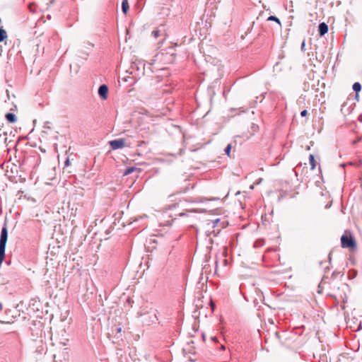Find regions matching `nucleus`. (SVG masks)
<instances>
[{
  "label": "nucleus",
  "mask_w": 362,
  "mask_h": 362,
  "mask_svg": "<svg viewBox=\"0 0 362 362\" xmlns=\"http://www.w3.org/2000/svg\"><path fill=\"white\" fill-rule=\"evenodd\" d=\"M330 256H331V254L329 253V261L331 260V257H330Z\"/></svg>",
  "instance_id": "37"
},
{
  "label": "nucleus",
  "mask_w": 362,
  "mask_h": 362,
  "mask_svg": "<svg viewBox=\"0 0 362 362\" xmlns=\"http://www.w3.org/2000/svg\"><path fill=\"white\" fill-rule=\"evenodd\" d=\"M187 189H188V187H186L184 192H186Z\"/></svg>",
  "instance_id": "38"
},
{
  "label": "nucleus",
  "mask_w": 362,
  "mask_h": 362,
  "mask_svg": "<svg viewBox=\"0 0 362 362\" xmlns=\"http://www.w3.org/2000/svg\"><path fill=\"white\" fill-rule=\"evenodd\" d=\"M152 36H153L155 38L158 37L160 35V31L158 29H155L152 31L151 33Z\"/></svg>",
  "instance_id": "18"
},
{
  "label": "nucleus",
  "mask_w": 362,
  "mask_h": 362,
  "mask_svg": "<svg viewBox=\"0 0 362 362\" xmlns=\"http://www.w3.org/2000/svg\"><path fill=\"white\" fill-rule=\"evenodd\" d=\"M112 150H117L122 148L125 146L124 139H113L108 142Z\"/></svg>",
  "instance_id": "5"
},
{
  "label": "nucleus",
  "mask_w": 362,
  "mask_h": 362,
  "mask_svg": "<svg viewBox=\"0 0 362 362\" xmlns=\"http://www.w3.org/2000/svg\"><path fill=\"white\" fill-rule=\"evenodd\" d=\"M129 6L127 0H122V11L124 14H127L129 11Z\"/></svg>",
  "instance_id": "9"
},
{
  "label": "nucleus",
  "mask_w": 362,
  "mask_h": 362,
  "mask_svg": "<svg viewBox=\"0 0 362 362\" xmlns=\"http://www.w3.org/2000/svg\"><path fill=\"white\" fill-rule=\"evenodd\" d=\"M268 21H276L277 23H279V25H281V22L279 21V19L276 17L275 16H270L268 19Z\"/></svg>",
  "instance_id": "19"
},
{
  "label": "nucleus",
  "mask_w": 362,
  "mask_h": 362,
  "mask_svg": "<svg viewBox=\"0 0 362 362\" xmlns=\"http://www.w3.org/2000/svg\"><path fill=\"white\" fill-rule=\"evenodd\" d=\"M328 32V25L325 23H320L318 25V33L320 36L325 35Z\"/></svg>",
  "instance_id": "7"
},
{
  "label": "nucleus",
  "mask_w": 362,
  "mask_h": 362,
  "mask_svg": "<svg viewBox=\"0 0 362 362\" xmlns=\"http://www.w3.org/2000/svg\"><path fill=\"white\" fill-rule=\"evenodd\" d=\"M145 63L144 60L136 59L132 62L129 69L127 71L134 79L131 84L135 83L140 79L145 74Z\"/></svg>",
  "instance_id": "1"
},
{
  "label": "nucleus",
  "mask_w": 362,
  "mask_h": 362,
  "mask_svg": "<svg viewBox=\"0 0 362 362\" xmlns=\"http://www.w3.org/2000/svg\"><path fill=\"white\" fill-rule=\"evenodd\" d=\"M309 161L311 166V170H314L315 168L316 164L314 156L313 154H310L309 156Z\"/></svg>",
  "instance_id": "13"
},
{
  "label": "nucleus",
  "mask_w": 362,
  "mask_h": 362,
  "mask_svg": "<svg viewBox=\"0 0 362 362\" xmlns=\"http://www.w3.org/2000/svg\"><path fill=\"white\" fill-rule=\"evenodd\" d=\"M353 90L356 93L359 92L361 90V83L359 82L354 83V85H353Z\"/></svg>",
  "instance_id": "14"
},
{
  "label": "nucleus",
  "mask_w": 362,
  "mask_h": 362,
  "mask_svg": "<svg viewBox=\"0 0 362 362\" xmlns=\"http://www.w3.org/2000/svg\"><path fill=\"white\" fill-rule=\"evenodd\" d=\"M34 5H35V4H30V5H29V9H30V11H31V12H33V13H35V9H33V6H34Z\"/></svg>",
  "instance_id": "29"
},
{
  "label": "nucleus",
  "mask_w": 362,
  "mask_h": 362,
  "mask_svg": "<svg viewBox=\"0 0 362 362\" xmlns=\"http://www.w3.org/2000/svg\"><path fill=\"white\" fill-rule=\"evenodd\" d=\"M264 243V240L262 239H259V240H257L255 243H254V245H253V247H262Z\"/></svg>",
  "instance_id": "15"
},
{
  "label": "nucleus",
  "mask_w": 362,
  "mask_h": 362,
  "mask_svg": "<svg viewBox=\"0 0 362 362\" xmlns=\"http://www.w3.org/2000/svg\"><path fill=\"white\" fill-rule=\"evenodd\" d=\"M185 204V202H179V203H177V204H173V205L170 206V209H171V208H173V207H175L177 205V206L181 205L182 206H183Z\"/></svg>",
  "instance_id": "24"
},
{
  "label": "nucleus",
  "mask_w": 362,
  "mask_h": 362,
  "mask_svg": "<svg viewBox=\"0 0 362 362\" xmlns=\"http://www.w3.org/2000/svg\"><path fill=\"white\" fill-rule=\"evenodd\" d=\"M220 349H221V350H224V349H225V346H224L223 345H221V346H220Z\"/></svg>",
  "instance_id": "35"
},
{
  "label": "nucleus",
  "mask_w": 362,
  "mask_h": 362,
  "mask_svg": "<svg viewBox=\"0 0 362 362\" xmlns=\"http://www.w3.org/2000/svg\"><path fill=\"white\" fill-rule=\"evenodd\" d=\"M136 168L134 166L127 167L124 171V175H127L136 170Z\"/></svg>",
  "instance_id": "12"
},
{
  "label": "nucleus",
  "mask_w": 362,
  "mask_h": 362,
  "mask_svg": "<svg viewBox=\"0 0 362 362\" xmlns=\"http://www.w3.org/2000/svg\"><path fill=\"white\" fill-rule=\"evenodd\" d=\"M305 41H303L302 44H301V50H304L305 49Z\"/></svg>",
  "instance_id": "30"
},
{
  "label": "nucleus",
  "mask_w": 362,
  "mask_h": 362,
  "mask_svg": "<svg viewBox=\"0 0 362 362\" xmlns=\"http://www.w3.org/2000/svg\"><path fill=\"white\" fill-rule=\"evenodd\" d=\"M129 78H133L132 76H125L124 78H122V80L124 81V82H128L129 81Z\"/></svg>",
  "instance_id": "28"
},
{
  "label": "nucleus",
  "mask_w": 362,
  "mask_h": 362,
  "mask_svg": "<svg viewBox=\"0 0 362 362\" xmlns=\"http://www.w3.org/2000/svg\"><path fill=\"white\" fill-rule=\"evenodd\" d=\"M143 320L146 325H149L153 323H156L158 321V317L156 311L149 312L143 315Z\"/></svg>",
  "instance_id": "4"
},
{
  "label": "nucleus",
  "mask_w": 362,
  "mask_h": 362,
  "mask_svg": "<svg viewBox=\"0 0 362 362\" xmlns=\"http://www.w3.org/2000/svg\"><path fill=\"white\" fill-rule=\"evenodd\" d=\"M0 307H1V308H2V305H1V303H0Z\"/></svg>",
  "instance_id": "39"
},
{
  "label": "nucleus",
  "mask_w": 362,
  "mask_h": 362,
  "mask_svg": "<svg viewBox=\"0 0 362 362\" xmlns=\"http://www.w3.org/2000/svg\"><path fill=\"white\" fill-rule=\"evenodd\" d=\"M361 138H359V139H358L357 140H354V141H353V144H356L357 142H358L359 141H361Z\"/></svg>",
  "instance_id": "33"
},
{
  "label": "nucleus",
  "mask_w": 362,
  "mask_h": 362,
  "mask_svg": "<svg viewBox=\"0 0 362 362\" xmlns=\"http://www.w3.org/2000/svg\"><path fill=\"white\" fill-rule=\"evenodd\" d=\"M4 136H5L4 140H5V142H6V139H7V137H6L7 134L6 132H4Z\"/></svg>",
  "instance_id": "34"
},
{
  "label": "nucleus",
  "mask_w": 362,
  "mask_h": 362,
  "mask_svg": "<svg viewBox=\"0 0 362 362\" xmlns=\"http://www.w3.org/2000/svg\"><path fill=\"white\" fill-rule=\"evenodd\" d=\"M5 118L8 123L13 124L17 121V117L13 112H7L5 115Z\"/></svg>",
  "instance_id": "8"
},
{
  "label": "nucleus",
  "mask_w": 362,
  "mask_h": 362,
  "mask_svg": "<svg viewBox=\"0 0 362 362\" xmlns=\"http://www.w3.org/2000/svg\"><path fill=\"white\" fill-rule=\"evenodd\" d=\"M70 165V160L69 158H66V160L64 161V167H68Z\"/></svg>",
  "instance_id": "26"
},
{
  "label": "nucleus",
  "mask_w": 362,
  "mask_h": 362,
  "mask_svg": "<svg viewBox=\"0 0 362 362\" xmlns=\"http://www.w3.org/2000/svg\"><path fill=\"white\" fill-rule=\"evenodd\" d=\"M250 129L253 131V132H257L259 129V127L258 125L252 123V125L250 126Z\"/></svg>",
  "instance_id": "22"
},
{
  "label": "nucleus",
  "mask_w": 362,
  "mask_h": 362,
  "mask_svg": "<svg viewBox=\"0 0 362 362\" xmlns=\"http://www.w3.org/2000/svg\"><path fill=\"white\" fill-rule=\"evenodd\" d=\"M7 38V33L2 26H0V42H4Z\"/></svg>",
  "instance_id": "10"
},
{
  "label": "nucleus",
  "mask_w": 362,
  "mask_h": 362,
  "mask_svg": "<svg viewBox=\"0 0 362 362\" xmlns=\"http://www.w3.org/2000/svg\"><path fill=\"white\" fill-rule=\"evenodd\" d=\"M358 120L359 122H362V114H361V115H360L358 116Z\"/></svg>",
  "instance_id": "32"
},
{
  "label": "nucleus",
  "mask_w": 362,
  "mask_h": 362,
  "mask_svg": "<svg viewBox=\"0 0 362 362\" xmlns=\"http://www.w3.org/2000/svg\"><path fill=\"white\" fill-rule=\"evenodd\" d=\"M147 216L146 215H144V216H137V217H135L134 221L132 222H131L132 224H134V223H136L137 222L143 220L144 218H146Z\"/></svg>",
  "instance_id": "17"
},
{
  "label": "nucleus",
  "mask_w": 362,
  "mask_h": 362,
  "mask_svg": "<svg viewBox=\"0 0 362 362\" xmlns=\"http://www.w3.org/2000/svg\"><path fill=\"white\" fill-rule=\"evenodd\" d=\"M341 244L344 248H351L355 246V241L352 237L343 235L341 238Z\"/></svg>",
  "instance_id": "3"
},
{
  "label": "nucleus",
  "mask_w": 362,
  "mask_h": 362,
  "mask_svg": "<svg viewBox=\"0 0 362 362\" xmlns=\"http://www.w3.org/2000/svg\"><path fill=\"white\" fill-rule=\"evenodd\" d=\"M109 88L106 84H101L98 90V93L102 100H106L108 97Z\"/></svg>",
  "instance_id": "6"
},
{
  "label": "nucleus",
  "mask_w": 362,
  "mask_h": 362,
  "mask_svg": "<svg viewBox=\"0 0 362 362\" xmlns=\"http://www.w3.org/2000/svg\"><path fill=\"white\" fill-rule=\"evenodd\" d=\"M262 179L259 178L257 182H255L252 185H250V189H252L254 188L255 185H258L262 182Z\"/></svg>",
  "instance_id": "25"
},
{
  "label": "nucleus",
  "mask_w": 362,
  "mask_h": 362,
  "mask_svg": "<svg viewBox=\"0 0 362 362\" xmlns=\"http://www.w3.org/2000/svg\"><path fill=\"white\" fill-rule=\"evenodd\" d=\"M356 274H357V272L355 270L350 271L349 272V278H354L356 276Z\"/></svg>",
  "instance_id": "21"
},
{
  "label": "nucleus",
  "mask_w": 362,
  "mask_h": 362,
  "mask_svg": "<svg viewBox=\"0 0 362 362\" xmlns=\"http://www.w3.org/2000/svg\"><path fill=\"white\" fill-rule=\"evenodd\" d=\"M112 332H115L116 334L121 333L122 327H115V328L112 327Z\"/></svg>",
  "instance_id": "20"
},
{
  "label": "nucleus",
  "mask_w": 362,
  "mask_h": 362,
  "mask_svg": "<svg viewBox=\"0 0 362 362\" xmlns=\"http://www.w3.org/2000/svg\"><path fill=\"white\" fill-rule=\"evenodd\" d=\"M209 305H210V306H211V307H212V309L214 310V308H215V305H214V303L212 301H211V303H210V304H209Z\"/></svg>",
  "instance_id": "31"
},
{
  "label": "nucleus",
  "mask_w": 362,
  "mask_h": 362,
  "mask_svg": "<svg viewBox=\"0 0 362 362\" xmlns=\"http://www.w3.org/2000/svg\"><path fill=\"white\" fill-rule=\"evenodd\" d=\"M247 276H248V274L246 271V267H243V269L240 271V274H239V281H240L239 292L242 295V296L244 298L245 302L249 301V299L247 297Z\"/></svg>",
  "instance_id": "2"
},
{
  "label": "nucleus",
  "mask_w": 362,
  "mask_h": 362,
  "mask_svg": "<svg viewBox=\"0 0 362 362\" xmlns=\"http://www.w3.org/2000/svg\"><path fill=\"white\" fill-rule=\"evenodd\" d=\"M202 338H203V340L204 341L205 340V334H202Z\"/></svg>",
  "instance_id": "36"
},
{
  "label": "nucleus",
  "mask_w": 362,
  "mask_h": 362,
  "mask_svg": "<svg viewBox=\"0 0 362 362\" xmlns=\"http://www.w3.org/2000/svg\"><path fill=\"white\" fill-rule=\"evenodd\" d=\"M231 148H232L231 144H228L224 149L226 155H227L228 157L230 156Z\"/></svg>",
  "instance_id": "16"
},
{
  "label": "nucleus",
  "mask_w": 362,
  "mask_h": 362,
  "mask_svg": "<svg viewBox=\"0 0 362 362\" xmlns=\"http://www.w3.org/2000/svg\"><path fill=\"white\" fill-rule=\"evenodd\" d=\"M308 114V111L306 110H304L303 111L300 112V115L302 117H305Z\"/></svg>",
  "instance_id": "27"
},
{
  "label": "nucleus",
  "mask_w": 362,
  "mask_h": 362,
  "mask_svg": "<svg viewBox=\"0 0 362 362\" xmlns=\"http://www.w3.org/2000/svg\"><path fill=\"white\" fill-rule=\"evenodd\" d=\"M221 219L220 218H216L215 219L214 221H213L212 222V226L213 227H216L218 226V223L220 222Z\"/></svg>",
  "instance_id": "23"
},
{
  "label": "nucleus",
  "mask_w": 362,
  "mask_h": 362,
  "mask_svg": "<svg viewBox=\"0 0 362 362\" xmlns=\"http://www.w3.org/2000/svg\"><path fill=\"white\" fill-rule=\"evenodd\" d=\"M198 211L196 209H185L184 211L180 212L177 215L179 216H189V214L196 213Z\"/></svg>",
  "instance_id": "11"
}]
</instances>
